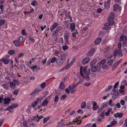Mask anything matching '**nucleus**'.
Listing matches in <instances>:
<instances>
[{"label": "nucleus", "mask_w": 127, "mask_h": 127, "mask_svg": "<svg viewBox=\"0 0 127 127\" xmlns=\"http://www.w3.org/2000/svg\"><path fill=\"white\" fill-rule=\"evenodd\" d=\"M115 14L113 13H111L110 14L109 17L108 18V23L105 24L104 25L105 26H111L114 24V22L113 21L114 18Z\"/></svg>", "instance_id": "nucleus-1"}, {"label": "nucleus", "mask_w": 127, "mask_h": 127, "mask_svg": "<svg viewBox=\"0 0 127 127\" xmlns=\"http://www.w3.org/2000/svg\"><path fill=\"white\" fill-rule=\"evenodd\" d=\"M19 82L17 81L13 80L12 82H10V86L11 88L14 89L16 88V85H19Z\"/></svg>", "instance_id": "nucleus-2"}, {"label": "nucleus", "mask_w": 127, "mask_h": 127, "mask_svg": "<svg viewBox=\"0 0 127 127\" xmlns=\"http://www.w3.org/2000/svg\"><path fill=\"white\" fill-rule=\"evenodd\" d=\"M77 85H78L76 84L75 85H73L72 87H71L70 86H69V88L70 90V93H71L73 94L76 91V90L74 88Z\"/></svg>", "instance_id": "nucleus-3"}, {"label": "nucleus", "mask_w": 127, "mask_h": 127, "mask_svg": "<svg viewBox=\"0 0 127 127\" xmlns=\"http://www.w3.org/2000/svg\"><path fill=\"white\" fill-rule=\"evenodd\" d=\"M123 113L122 112H121L120 113L117 112L114 114V116L115 118L119 117V118H121L123 116Z\"/></svg>", "instance_id": "nucleus-4"}, {"label": "nucleus", "mask_w": 127, "mask_h": 127, "mask_svg": "<svg viewBox=\"0 0 127 127\" xmlns=\"http://www.w3.org/2000/svg\"><path fill=\"white\" fill-rule=\"evenodd\" d=\"M69 33H66L64 36L65 41L67 44H69L68 39V38L69 37Z\"/></svg>", "instance_id": "nucleus-5"}, {"label": "nucleus", "mask_w": 127, "mask_h": 127, "mask_svg": "<svg viewBox=\"0 0 127 127\" xmlns=\"http://www.w3.org/2000/svg\"><path fill=\"white\" fill-rule=\"evenodd\" d=\"M90 58L89 57H86L84 59L82 60V63L84 64H86L89 61Z\"/></svg>", "instance_id": "nucleus-6"}, {"label": "nucleus", "mask_w": 127, "mask_h": 127, "mask_svg": "<svg viewBox=\"0 0 127 127\" xmlns=\"http://www.w3.org/2000/svg\"><path fill=\"white\" fill-rule=\"evenodd\" d=\"M6 58H4L0 60V61L3 62L6 64H7L10 62V60L8 59H5Z\"/></svg>", "instance_id": "nucleus-7"}, {"label": "nucleus", "mask_w": 127, "mask_h": 127, "mask_svg": "<svg viewBox=\"0 0 127 127\" xmlns=\"http://www.w3.org/2000/svg\"><path fill=\"white\" fill-rule=\"evenodd\" d=\"M95 50L94 48H92L91 49L88 53L87 54L88 56H91L94 53Z\"/></svg>", "instance_id": "nucleus-8"}, {"label": "nucleus", "mask_w": 127, "mask_h": 127, "mask_svg": "<svg viewBox=\"0 0 127 127\" xmlns=\"http://www.w3.org/2000/svg\"><path fill=\"white\" fill-rule=\"evenodd\" d=\"M58 24L57 23L55 22L53 23L52 26L50 27V30L51 32H52L53 30L55 29L58 26Z\"/></svg>", "instance_id": "nucleus-9"}, {"label": "nucleus", "mask_w": 127, "mask_h": 127, "mask_svg": "<svg viewBox=\"0 0 127 127\" xmlns=\"http://www.w3.org/2000/svg\"><path fill=\"white\" fill-rule=\"evenodd\" d=\"M59 29L60 28L59 27H57L56 30L54 31L53 32L52 34V36H55L57 35L59 32Z\"/></svg>", "instance_id": "nucleus-10"}, {"label": "nucleus", "mask_w": 127, "mask_h": 127, "mask_svg": "<svg viewBox=\"0 0 127 127\" xmlns=\"http://www.w3.org/2000/svg\"><path fill=\"white\" fill-rule=\"evenodd\" d=\"M58 126L57 127H63L65 125L64 123L63 120H62L60 122L58 123Z\"/></svg>", "instance_id": "nucleus-11"}, {"label": "nucleus", "mask_w": 127, "mask_h": 127, "mask_svg": "<svg viewBox=\"0 0 127 127\" xmlns=\"http://www.w3.org/2000/svg\"><path fill=\"white\" fill-rule=\"evenodd\" d=\"M11 100V99L8 97L4 98V100L5 102L4 103L5 104H8L9 103H10Z\"/></svg>", "instance_id": "nucleus-12"}, {"label": "nucleus", "mask_w": 127, "mask_h": 127, "mask_svg": "<svg viewBox=\"0 0 127 127\" xmlns=\"http://www.w3.org/2000/svg\"><path fill=\"white\" fill-rule=\"evenodd\" d=\"M101 40V38H98L96 39L95 41V44L96 45H97L99 44Z\"/></svg>", "instance_id": "nucleus-13"}, {"label": "nucleus", "mask_w": 127, "mask_h": 127, "mask_svg": "<svg viewBox=\"0 0 127 127\" xmlns=\"http://www.w3.org/2000/svg\"><path fill=\"white\" fill-rule=\"evenodd\" d=\"M119 95V94L117 90L113 94L112 96V98L114 99L115 98H117Z\"/></svg>", "instance_id": "nucleus-14"}, {"label": "nucleus", "mask_w": 127, "mask_h": 127, "mask_svg": "<svg viewBox=\"0 0 127 127\" xmlns=\"http://www.w3.org/2000/svg\"><path fill=\"white\" fill-rule=\"evenodd\" d=\"M65 54H63L61 55V59H59V60H60L62 61H63V62L65 61V60L66 56H65Z\"/></svg>", "instance_id": "nucleus-15"}, {"label": "nucleus", "mask_w": 127, "mask_h": 127, "mask_svg": "<svg viewBox=\"0 0 127 127\" xmlns=\"http://www.w3.org/2000/svg\"><path fill=\"white\" fill-rule=\"evenodd\" d=\"M91 70L93 72H95L97 71H98L97 69L96 66L95 65H94L92 66L91 68Z\"/></svg>", "instance_id": "nucleus-16"}, {"label": "nucleus", "mask_w": 127, "mask_h": 127, "mask_svg": "<svg viewBox=\"0 0 127 127\" xmlns=\"http://www.w3.org/2000/svg\"><path fill=\"white\" fill-rule=\"evenodd\" d=\"M110 2L108 0L105 2L104 6L107 8H108L110 6Z\"/></svg>", "instance_id": "nucleus-17"}, {"label": "nucleus", "mask_w": 127, "mask_h": 127, "mask_svg": "<svg viewBox=\"0 0 127 127\" xmlns=\"http://www.w3.org/2000/svg\"><path fill=\"white\" fill-rule=\"evenodd\" d=\"M13 42L16 47H18L19 46L20 42L17 40H14L13 41Z\"/></svg>", "instance_id": "nucleus-18"}, {"label": "nucleus", "mask_w": 127, "mask_h": 127, "mask_svg": "<svg viewBox=\"0 0 127 127\" xmlns=\"http://www.w3.org/2000/svg\"><path fill=\"white\" fill-rule=\"evenodd\" d=\"M97 60L96 59H93L92 62L91 63L90 65L91 66H93L96 62Z\"/></svg>", "instance_id": "nucleus-19"}, {"label": "nucleus", "mask_w": 127, "mask_h": 127, "mask_svg": "<svg viewBox=\"0 0 127 127\" xmlns=\"http://www.w3.org/2000/svg\"><path fill=\"white\" fill-rule=\"evenodd\" d=\"M70 28L72 31H74L75 29V25L74 23H72L71 24Z\"/></svg>", "instance_id": "nucleus-20"}, {"label": "nucleus", "mask_w": 127, "mask_h": 127, "mask_svg": "<svg viewBox=\"0 0 127 127\" xmlns=\"http://www.w3.org/2000/svg\"><path fill=\"white\" fill-rule=\"evenodd\" d=\"M81 108H84L86 106V103L85 102H83L81 104Z\"/></svg>", "instance_id": "nucleus-21"}, {"label": "nucleus", "mask_w": 127, "mask_h": 127, "mask_svg": "<svg viewBox=\"0 0 127 127\" xmlns=\"http://www.w3.org/2000/svg\"><path fill=\"white\" fill-rule=\"evenodd\" d=\"M119 7V5L117 4H115L113 6V10L114 11H116Z\"/></svg>", "instance_id": "nucleus-22"}, {"label": "nucleus", "mask_w": 127, "mask_h": 127, "mask_svg": "<svg viewBox=\"0 0 127 127\" xmlns=\"http://www.w3.org/2000/svg\"><path fill=\"white\" fill-rule=\"evenodd\" d=\"M59 87L61 90H63L65 88L64 85L62 82L60 83Z\"/></svg>", "instance_id": "nucleus-23"}, {"label": "nucleus", "mask_w": 127, "mask_h": 127, "mask_svg": "<svg viewBox=\"0 0 127 127\" xmlns=\"http://www.w3.org/2000/svg\"><path fill=\"white\" fill-rule=\"evenodd\" d=\"M8 54L10 55H13L15 53V51L14 50H10L8 52Z\"/></svg>", "instance_id": "nucleus-24"}, {"label": "nucleus", "mask_w": 127, "mask_h": 127, "mask_svg": "<svg viewBox=\"0 0 127 127\" xmlns=\"http://www.w3.org/2000/svg\"><path fill=\"white\" fill-rule=\"evenodd\" d=\"M37 2L35 0H33L31 3V5L33 6H36L37 4Z\"/></svg>", "instance_id": "nucleus-25"}, {"label": "nucleus", "mask_w": 127, "mask_h": 127, "mask_svg": "<svg viewBox=\"0 0 127 127\" xmlns=\"http://www.w3.org/2000/svg\"><path fill=\"white\" fill-rule=\"evenodd\" d=\"M113 60H111L107 62V64L111 66L112 65L113 63Z\"/></svg>", "instance_id": "nucleus-26"}, {"label": "nucleus", "mask_w": 127, "mask_h": 127, "mask_svg": "<svg viewBox=\"0 0 127 127\" xmlns=\"http://www.w3.org/2000/svg\"><path fill=\"white\" fill-rule=\"evenodd\" d=\"M123 46H127V40L124 39L123 40Z\"/></svg>", "instance_id": "nucleus-27"}, {"label": "nucleus", "mask_w": 127, "mask_h": 127, "mask_svg": "<svg viewBox=\"0 0 127 127\" xmlns=\"http://www.w3.org/2000/svg\"><path fill=\"white\" fill-rule=\"evenodd\" d=\"M117 64L115 63L113 65L112 70V71H114L115 69H116L118 66Z\"/></svg>", "instance_id": "nucleus-28"}, {"label": "nucleus", "mask_w": 127, "mask_h": 127, "mask_svg": "<svg viewBox=\"0 0 127 127\" xmlns=\"http://www.w3.org/2000/svg\"><path fill=\"white\" fill-rule=\"evenodd\" d=\"M1 86L5 89L8 90V85L7 84H3L1 85Z\"/></svg>", "instance_id": "nucleus-29"}, {"label": "nucleus", "mask_w": 127, "mask_h": 127, "mask_svg": "<svg viewBox=\"0 0 127 127\" xmlns=\"http://www.w3.org/2000/svg\"><path fill=\"white\" fill-rule=\"evenodd\" d=\"M23 38L22 37H19L18 38V40L20 43H22L23 42Z\"/></svg>", "instance_id": "nucleus-30"}, {"label": "nucleus", "mask_w": 127, "mask_h": 127, "mask_svg": "<svg viewBox=\"0 0 127 127\" xmlns=\"http://www.w3.org/2000/svg\"><path fill=\"white\" fill-rule=\"evenodd\" d=\"M19 90V89H16L15 90L13 93V94L16 95H17L18 94V93Z\"/></svg>", "instance_id": "nucleus-31"}, {"label": "nucleus", "mask_w": 127, "mask_h": 127, "mask_svg": "<svg viewBox=\"0 0 127 127\" xmlns=\"http://www.w3.org/2000/svg\"><path fill=\"white\" fill-rule=\"evenodd\" d=\"M7 110L10 112H13V108L11 106H9L8 108H7V109H6V110Z\"/></svg>", "instance_id": "nucleus-32"}, {"label": "nucleus", "mask_w": 127, "mask_h": 127, "mask_svg": "<svg viewBox=\"0 0 127 127\" xmlns=\"http://www.w3.org/2000/svg\"><path fill=\"white\" fill-rule=\"evenodd\" d=\"M10 106L13 109L17 107L18 106V105L17 104L14 103L12 104Z\"/></svg>", "instance_id": "nucleus-33"}, {"label": "nucleus", "mask_w": 127, "mask_h": 127, "mask_svg": "<svg viewBox=\"0 0 127 127\" xmlns=\"http://www.w3.org/2000/svg\"><path fill=\"white\" fill-rule=\"evenodd\" d=\"M50 117H48L47 118H44L43 120V123H46L49 119Z\"/></svg>", "instance_id": "nucleus-34"}, {"label": "nucleus", "mask_w": 127, "mask_h": 127, "mask_svg": "<svg viewBox=\"0 0 127 127\" xmlns=\"http://www.w3.org/2000/svg\"><path fill=\"white\" fill-rule=\"evenodd\" d=\"M97 69L98 70V71H99L100 69L101 68V64L100 63H98L97 64Z\"/></svg>", "instance_id": "nucleus-35"}, {"label": "nucleus", "mask_w": 127, "mask_h": 127, "mask_svg": "<svg viewBox=\"0 0 127 127\" xmlns=\"http://www.w3.org/2000/svg\"><path fill=\"white\" fill-rule=\"evenodd\" d=\"M58 62H57V64L59 66H61L64 63L63 61H61L59 60H58Z\"/></svg>", "instance_id": "nucleus-36"}, {"label": "nucleus", "mask_w": 127, "mask_h": 127, "mask_svg": "<svg viewBox=\"0 0 127 127\" xmlns=\"http://www.w3.org/2000/svg\"><path fill=\"white\" fill-rule=\"evenodd\" d=\"M46 84L45 83L43 82L40 85L42 89L44 88L46 86Z\"/></svg>", "instance_id": "nucleus-37"}, {"label": "nucleus", "mask_w": 127, "mask_h": 127, "mask_svg": "<svg viewBox=\"0 0 127 127\" xmlns=\"http://www.w3.org/2000/svg\"><path fill=\"white\" fill-rule=\"evenodd\" d=\"M70 66V65H69V64L66 65V66L65 67H64L60 71H62L64 69H65L66 70Z\"/></svg>", "instance_id": "nucleus-38"}, {"label": "nucleus", "mask_w": 127, "mask_h": 127, "mask_svg": "<svg viewBox=\"0 0 127 127\" xmlns=\"http://www.w3.org/2000/svg\"><path fill=\"white\" fill-rule=\"evenodd\" d=\"M41 98H37V100L35 101V102L34 103L35 104V105H36V106L37 105V103L38 102H40L41 101Z\"/></svg>", "instance_id": "nucleus-39"}, {"label": "nucleus", "mask_w": 127, "mask_h": 127, "mask_svg": "<svg viewBox=\"0 0 127 127\" xmlns=\"http://www.w3.org/2000/svg\"><path fill=\"white\" fill-rule=\"evenodd\" d=\"M117 123V121H114L112 122H111L110 123V124H111V125H112V126L116 124Z\"/></svg>", "instance_id": "nucleus-40"}, {"label": "nucleus", "mask_w": 127, "mask_h": 127, "mask_svg": "<svg viewBox=\"0 0 127 127\" xmlns=\"http://www.w3.org/2000/svg\"><path fill=\"white\" fill-rule=\"evenodd\" d=\"M48 103V102L47 100H45L43 103L42 105L45 106L47 105Z\"/></svg>", "instance_id": "nucleus-41"}, {"label": "nucleus", "mask_w": 127, "mask_h": 127, "mask_svg": "<svg viewBox=\"0 0 127 127\" xmlns=\"http://www.w3.org/2000/svg\"><path fill=\"white\" fill-rule=\"evenodd\" d=\"M59 97L57 95H56L55 96V97L54 101L55 102H57L58 101Z\"/></svg>", "instance_id": "nucleus-42"}, {"label": "nucleus", "mask_w": 127, "mask_h": 127, "mask_svg": "<svg viewBox=\"0 0 127 127\" xmlns=\"http://www.w3.org/2000/svg\"><path fill=\"white\" fill-rule=\"evenodd\" d=\"M118 52V50L117 49H115V51L114 52V56H116L117 55Z\"/></svg>", "instance_id": "nucleus-43"}, {"label": "nucleus", "mask_w": 127, "mask_h": 127, "mask_svg": "<svg viewBox=\"0 0 127 127\" xmlns=\"http://www.w3.org/2000/svg\"><path fill=\"white\" fill-rule=\"evenodd\" d=\"M127 37L125 35L124 36L123 34H122L121 35L120 38V41H122L123 39H124V38H126Z\"/></svg>", "instance_id": "nucleus-44"}, {"label": "nucleus", "mask_w": 127, "mask_h": 127, "mask_svg": "<svg viewBox=\"0 0 127 127\" xmlns=\"http://www.w3.org/2000/svg\"><path fill=\"white\" fill-rule=\"evenodd\" d=\"M102 68L106 70L108 69V66L106 64H104L102 66Z\"/></svg>", "instance_id": "nucleus-45"}, {"label": "nucleus", "mask_w": 127, "mask_h": 127, "mask_svg": "<svg viewBox=\"0 0 127 127\" xmlns=\"http://www.w3.org/2000/svg\"><path fill=\"white\" fill-rule=\"evenodd\" d=\"M66 95H64L62 96L61 98V100H64L66 97Z\"/></svg>", "instance_id": "nucleus-46"}, {"label": "nucleus", "mask_w": 127, "mask_h": 127, "mask_svg": "<svg viewBox=\"0 0 127 127\" xmlns=\"http://www.w3.org/2000/svg\"><path fill=\"white\" fill-rule=\"evenodd\" d=\"M107 105V103L106 102H104L103 104H102V107L104 108L106 107Z\"/></svg>", "instance_id": "nucleus-47"}, {"label": "nucleus", "mask_w": 127, "mask_h": 127, "mask_svg": "<svg viewBox=\"0 0 127 127\" xmlns=\"http://www.w3.org/2000/svg\"><path fill=\"white\" fill-rule=\"evenodd\" d=\"M106 62V59H103L102 60L100 63L101 64H104Z\"/></svg>", "instance_id": "nucleus-48"}, {"label": "nucleus", "mask_w": 127, "mask_h": 127, "mask_svg": "<svg viewBox=\"0 0 127 127\" xmlns=\"http://www.w3.org/2000/svg\"><path fill=\"white\" fill-rule=\"evenodd\" d=\"M68 48V46L67 45H64L63 47V49L64 50H66Z\"/></svg>", "instance_id": "nucleus-49"}, {"label": "nucleus", "mask_w": 127, "mask_h": 127, "mask_svg": "<svg viewBox=\"0 0 127 127\" xmlns=\"http://www.w3.org/2000/svg\"><path fill=\"white\" fill-rule=\"evenodd\" d=\"M121 42L119 43L118 44V50H121Z\"/></svg>", "instance_id": "nucleus-50"}, {"label": "nucleus", "mask_w": 127, "mask_h": 127, "mask_svg": "<svg viewBox=\"0 0 127 127\" xmlns=\"http://www.w3.org/2000/svg\"><path fill=\"white\" fill-rule=\"evenodd\" d=\"M5 22V21L4 20H1L0 21V26L3 25Z\"/></svg>", "instance_id": "nucleus-51"}, {"label": "nucleus", "mask_w": 127, "mask_h": 127, "mask_svg": "<svg viewBox=\"0 0 127 127\" xmlns=\"http://www.w3.org/2000/svg\"><path fill=\"white\" fill-rule=\"evenodd\" d=\"M75 61V58L71 60V62L69 64L70 65V66Z\"/></svg>", "instance_id": "nucleus-52"}, {"label": "nucleus", "mask_w": 127, "mask_h": 127, "mask_svg": "<svg viewBox=\"0 0 127 127\" xmlns=\"http://www.w3.org/2000/svg\"><path fill=\"white\" fill-rule=\"evenodd\" d=\"M85 78L87 81H90V78L89 76L88 75H86L85 76Z\"/></svg>", "instance_id": "nucleus-53"}, {"label": "nucleus", "mask_w": 127, "mask_h": 127, "mask_svg": "<svg viewBox=\"0 0 127 127\" xmlns=\"http://www.w3.org/2000/svg\"><path fill=\"white\" fill-rule=\"evenodd\" d=\"M41 90L38 88H37L36 89H35L34 91L37 94Z\"/></svg>", "instance_id": "nucleus-54"}, {"label": "nucleus", "mask_w": 127, "mask_h": 127, "mask_svg": "<svg viewBox=\"0 0 127 127\" xmlns=\"http://www.w3.org/2000/svg\"><path fill=\"white\" fill-rule=\"evenodd\" d=\"M119 84V82H117L114 85V89H116L118 85Z\"/></svg>", "instance_id": "nucleus-55"}, {"label": "nucleus", "mask_w": 127, "mask_h": 127, "mask_svg": "<svg viewBox=\"0 0 127 127\" xmlns=\"http://www.w3.org/2000/svg\"><path fill=\"white\" fill-rule=\"evenodd\" d=\"M57 60V59L55 58L54 57L52 59L51 61V62L52 63H54L55 61H56Z\"/></svg>", "instance_id": "nucleus-56"}, {"label": "nucleus", "mask_w": 127, "mask_h": 127, "mask_svg": "<svg viewBox=\"0 0 127 127\" xmlns=\"http://www.w3.org/2000/svg\"><path fill=\"white\" fill-rule=\"evenodd\" d=\"M24 54L22 53H20V54H19L18 56V58H19L22 57V56H24Z\"/></svg>", "instance_id": "nucleus-57"}, {"label": "nucleus", "mask_w": 127, "mask_h": 127, "mask_svg": "<svg viewBox=\"0 0 127 127\" xmlns=\"http://www.w3.org/2000/svg\"><path fill=\"white\" fill-rule=\"evenodd\" d=\"M28 39L33 42H34V40L33 39L31 38L30 36H29L28 37Z\"/></svg>", "instance_id": "nucleus-58"}, {"label": "nucleus", "mask_w": 127, "mask_h": 127, "mask_svg": "<svg viewBox=\"0 0 127 127\" xmlns=\"http://www.w3.org/2000/svg\"><path fill=\"white\" fill-rule=\"evenodd\" d=\"M112 86H109L108 88L105 90V91L106 92H107L109 91L111 88Z\"/></svg>", "instance_id": "nucleus-59"}, {"label": "nucleus", "mask_w": 127, "mask_h": 127, "mask_svg": "<svg viewBox=\"0 0 127 127\" xmlns=\"http://www.w3.org/2000/svg\"><path fill=\"white\" fill-rule=\"evenodd\" d=\"M120 103L122 105H124L125 103V102L124 100H122L120 101Z\"/></svg>", "instance_id": "nucleus-60"}, {"label": "nucleus", "mask_w": 127, "mask_h": 127, "mask_svg": "<svg viewBox=\"0 0 127 127\" xmlns=\"http://www.w3.org/2000/svg\"><path fill=\"white\" fill-rule=\"evenodd\" d=\"M83 81V80L81 79L78 82H77L76 84H77V85H78V84H80Z\"/></svg>", "instance_id": "nucleus-61"}, {"label": "nucleus", "mask_w": 127, "mask_h": 127, "mask_svg": "<svg viewBox=\"0 0 127 127\" xmlns=\"http://www.w3.org/2000/svg\"><path fill=\"white\" fill-rule=\"evenodd\" d=\"M90 76H91L95 77L96 76V74L95 73L92 72L91 73Z\"/></svg>", "instance_id": "nucleus-62"}, {"label": "nucleus", "mask_w": 127, "mask_h": 127, "mask_svg": "<svg viewBox=\"0 0 127 127\" xmlns=\"http://www.w3.org/2000/svg\"><path fill=\"white\" fill-rule=\"evenodd\" d=\"M20 66V68L21 69H22L23 67L25 68V65L24 64H21Z\"/></svg>", "instance_id": "nucleus-63"}, {"label": "nucleus", "mask_w": 127, "mask_h": 127, "mask_svg": "<svg viewBox=\"0 0 127 127\" xmlns=\"http://www.w3.org/2000/svg\"><path fill=\"white\" fill-rule=\"evenodd\" d=\"M91 124L89 123L86 124L85 126L83 127H91Z\"/></svg>", "instance_id": "nucleus-64"}]
</instances>
